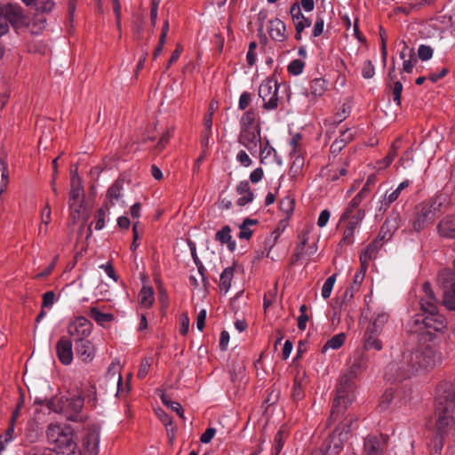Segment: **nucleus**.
Wrapping results in <instances>:
<instances>
[{"mask_svg":"<svg viewBox=\"0 0 455 455\" xmlns=\"http://www.w3.org/2000/svg\"><path fill=\"white\" fill-rule=\"evenodd\" d=\"M328 83L323 78H315L310 82L308 94L316 98L323 96L327 91Z\"/></svg>","mask_w":455,"mask_h":455,"instance_id":"7c9ffc66","label":"nucleus"},{"mask_svg":"<svg viewBox=\"0 0 455 455\" xmlns=\"http://www.w3.org/2000/svg\"><path fill=\"white\" fill-rule=\"evenodd\" d=\"M100 431L90 429L82 442L81 455H98Z\"/></svg>","mask_w":455,"mask_h":455,"instance_id":"ddd939ff","label":"nucleus"},{"mask_svg":"<svg viewBox=\"0 0 455 455\" xmlns=\"http://www.w3.org/2000/svg\"><path fill=\"white\" fill-rule=\"evenodd\" d=\"M409 185H410V181L407 180L401 182L394 191H392L390 194L387 195V197L389 198V203L395 202L398 199V197L401 194V191L403 190L404 188H408Z\"/></svg>","mask_w":455,"mask_h":455,"instance_id":"13d9d810","label":"nucleus"},{"mask_svg":"<svg viewBox=\"0 0 455 455\" xmlns=\"http://www.w3.org/2000/svg\"><path fill=\"white\" fill-rule=\"evenodd\" d=\"M46 436L49 443L59 449L71 451L76 447L74 430L69 425L51 423L47 427Z\"/></svg>","mask_w":455,"mask_h":455,"instance_id":"423d86ee","label":"nucleus"},{"mask_svg":"<svg viewBox=\"0 0 455 455\" xmlns=\"http://www.w3.org/2000/svg\"><path fill=\"white\" fill-rule=\"evenodd\" d=\"M442 203H437L436 200H428L421 203L417 208L416 218L413 220V228L415 231L419 232L430 224L437 212L440 211Z\"/></svg>","mask_w":455,"mask_h":455,"instance_id":"0eeeda50","label":"nucleus"},{"mask_svg":"<svg viewBox=\"0 0 455 455\" xmlns=\"http://www.w3.org/2000/svg\"><path fill=\"white\" fill-rule=\"evenodd\" d=\"M259 148L260 149V163L264 164L265 159L270 156L272 154L276 155L275 149L270 145V142L267 139L265 138L264 141H261V144L259 145Z\"/></svg>","mask_w":455,"mask_h":455,"instance_id":"79ce46f5","label":"nucleus"},{"mask_svg":"<svg viewBox=\"0 0 455 455\" xmlns=\"http://www.w3.org/2000/svg\"><path fill=\"white\" fill-rule=\"evenodd\" d=\"M291 157L292 159V164L290 167L289 172L292 176H296L301 172L304 166V157L300 151H291Z\"/></svg>","mask_w":455,"mask_h":455,"instance_id":"72a5a7b5","label":"nucleus"},{"mask_svg":"<svg viewBox=\"0 0 455 455\" xmlns=\"http://www.w3.org/2000/svg\"><path fill=\"white\" fill-rule=\"evenodd\" d=\"M70 187L68 204L71 209H74L77 213H79L84 197V186L81 178L76 175L75 177H71Z\"/></svg>","mask_w":455,"mask_h":455,"instance_id":"f8f14e48","label":"nucleus"},{"mask_svg":"<svg viewBox=\"0 0 455 455\" xmlns=\"http://www.w3.org/2000/svg\"><path fill=\"white\" fill-rule=\"evenodd\" d=\"M123 184H124V180L122 179H117L108 189V192H107V198L109 200V202H108L110 205V207L112 205L115 204V200H119L122 196V190H123Z\"/></svg>","mask_w":455,"mask_h":455,"instance_id":"c756f323","label":"nucleus"},{"mask_svg":"<svg viewBox=\"0 0 455 455\" xmlns=\"http://www.w3.org/2000/svg\"><path fill=\"white\" fill-rule=\"evenodd\" d=\"M24 403H25V395H24L23 392H20V397L18 399V402H17V404H16V408L12 411V416H11V419L12 421H17L18 418L20 415L21 409L24 406Z\"/></svg>","mask_w":455,"mask_h":455,"instance_id":"052dcab7","label":"nucleus"},{"mask_svg":"<svg viewBox=\"0 0 455 455\" xmlns=\"http://www.w3.org/2000/svg\"><path fill=\"white\" fill-rule=\"evenodd\" d=\"M8 185V168L6 163L0 159V195L6 189Z\"/></svg>","mask_w":455,"mask_h":455,"instance_id":"a18cd8bd","label":"nucleus"},{"mask_svg":"<svg viewBox=\"0 0 455 455\" xmlns=\"http://www.w3.org/2000/svg\"><path fill=\"white\" fill-rule=\"evenodd\" d=\"M258 94L262 99L263 109L271 111L277 108L279 101L277 81L264 80L259 87Z\"/></svg>","mask_w":455,"mask_h":455,"instance_id":"6e6552de","label":"nucleus"},{"mask_svg":"<svg viewBox=\"0 0 455 455\" xmlns=\"http://www.w3.org/2000/svg\"><path fill=\"white\" fill-rule=\"evenodd\" d=\"M84 398L81 395H55L49 402L51 411L62 414L69 421H82L81 415Z\"/></svg>","mask_w":455,"mask_h":455,"instance_id":"20e7f679","label":"nucleus"},{"mask_svg":"<svg viewBox=\"0 0 455 455\" xmlns=\"http://www.w3.org/2000/svg\"><path fill=\"white\" fill-rule=\"evenodd\" d=\"M236 192L242 196L236 201L237 205L244 206L253 201L254 194L251 190L249 182L247 180L239 182L236 187Z\"/></svg>","mask_w":455,"mask_h":455,"instance_id":"393cba45","label":"nucleus"},{"mask_svg":"<svg viewBox=\"0 0 455 455\" xmlns=\"http://www.w3.org/2000/svg\"><path fill=\"white\" fill-rule=\"evenodd\" d=\"M150 367H151V359L148 358V357L143 358L140 364L137 377L140 379H143L148 375Z\"/></svg>","mask_w":455,"mask_h":455,"instance_id":"864d4df0","label":"nucleus"},{"mask_svg":"<svg viewBox=\"0 0 455 455\" xmlns=\"http://www.w3.org/2000/svg\"><path fill=\"white\" fill-rule=\"evenodd\" d=\"M59 360L65 365L71 363L73 360L72 342L65 337H61L56 345Z\"/></svg>","mask_w":455,"mask_h":455,"instance_id":"a211bd4d","label":"nucleus"},{"mask_svg":"<svg viewBox=\"0 0 455 455\" xmlns=\"http://www.w3.org/2000/svg\"><path fill=\"white\" fill-rule=\"evenodd\" d=\"M231 228L228 225L224 226L215 234V239L220 243H226L230 251H234L236 248V243L231 235Z\"/></svg>","mask_w":455,"mask_h":455,"instance_id":"cd10ccee","label":"nucleus"},{"mask_svg":"<svg viewBox=\"0 0 455 455\" xmlns=\"http://www.w3.org/2000/svg\"><path fill=\"white\" fill-rule=\"evenodd\" d=\"M433 49L429 45L420 44L418 49V56L422 61L428 60L433 56Z\"/></svg>","mask_w":455,"mask_h":455,"instance_id":"5fc2aeb1","label":"nucleus"},{"mask_svg":"<svg viewBox=\"0 0 455 455\" xmlns=\"http://www.w3.org/2000/svg\"><path fill=\"white\" fill-rule=\"evenodd\" d=\"M400 139L394 141L389 148V151L387 155V156L382 160V163L384 164L383 167H387L390 165V164L393 162L395 157L396 156L399 146L397 143L399 142Z\"/></svg>","mask_w":455,"mask_h":455,"instance_id":"603ef678","label":"nucleus"},{"mask_svg":"<svg viewBox=\"0 0 455 455\" xmlns=\"http://www.w3.org/2000/svg\"><path fill=\"white\" fill-rule=\"evenodd\" d=\"M25 441L28 443H36L41 436V432L34 423H29L25 429Z\"/></svg>","mask_w":455,"mask_h":455,"instance_id":"ea45409f","label":"nucleus"},{"mask_svg":"<svg viewBox=\"0 0 455 455\" xmlns=\"http://www.w3.org/2000/svg\"><path fill=\"white\" fill-rule=\"evenodd\" d=\"M381 337L382 336L372 332V331L365 329L363 336V348L367 351L372 349L376 351H380L383 348V341Z\"/></svg>","mask_w":455,"mask_h":455,"instance_id":"4be33fe9","label":"nucleus"},{"mask_svg":"<svg viewBox=\"0 0 455 455\" xmlns=\"http://www.w3.org/2000/svg\"><path fill=\"white\" fill-rule=\"evenodd\" d=\"M154 294L151 286H143L139 293L140 303L146 307H150L155 300Z\"/></svg>","mask_w":455,"mask_h":455,"instance_id":"f704fd0d","label":"nucleus"},{"mask_svg":"<svg viewBox=\"0 0 455 455\" xmlns=\"http://www.w3.org/2000/svg\"><path fill=\"white\" fill-rule=\"evenodd\" d=\"M33 6L38 12L49 13L53 10L55 3L53 0H36Z\"/></svg>","mask_w":455,"mask_h":455,"instance_id":"37998d69","label":"nucleus"},{"mask_svg":"<svg viewBox=\"0 0 455 455\" xmlns=\"http://www.w3.org/2000/svg\"><path fill=\"white\" fill-rule=\"evenodd\" d=\"M89 316L103 328L107 326V323H111L115 319L113 314L102 313L96 307H92L90 308Z\"/></svg>","mask_w":455,"mask_h":455,"instance_id":"c85d7f7f","label":"nucleus"},{"mask_svg":"<svg viewBox=\"0 0 455 455\" xmlns=\"http://www.w3.org/2000/svg\"><path fill=\"white\" fill-rule=\"evenodd\" d=\"M384 241L380 239L379 236L376 239L368 244V246L361 252V254L368 257V259H374L379 251V250L382 247Z\"/></svg>","mask_w":455,"mask_h":455,"instance_id":"e433bc0d","label":"nucleus"},{"mask_svg":"<svg viewBox=\"0 0 455 455\" xmlns=\"http://www.w3.org/2000/svg\"><path fill=\"white\" fill-rule=\"evenodd\" d=\"M55 297V293L52 291H49L44 293L42 307H51L54 303Z\"/></svg>","mask_w":455,"mask_h":455,"instance_id":"69168bd1","label":"nucleus"},{"mask_svg":"<svg viewBox=\"0 0 455 455\" xmlns=\"http://www.w3.org/2000/svg\"><path fill=\"white\" fill-rule=\"evenodd\" d=\"M157 416L164 425L167 432V435L170 436V431H176L177 427L173 424L172 418L163 410H159Z\"/></svg>","mask_w":455,"mask_h":455,"instance_id":"c03bdc74","label":"nucleus"},{"mask_svg":"<svg viewBox=\"0 0 455 455\" xmlns=\"http://www.w3.org/2000/svg\"><path fill=\"white\" fill-rule=\"evenodd\" d=\"M384 443L379 436L368 435L364 438L362 455H382Z\"/></svg>","mask_w":455,"mask_h":455,"instance_id":"f3484780","label":"nucleus"},{"mask_svg":"<svg viewBox=\"0 0 455 455\" xmlns=\"http://www.w3.org/2000/svg\"><path fill=\"white\" fill-rule=\"evenodd\" d=\"M400 221V214L396 212H392L381 226L378 236L384 242L389 240L399 228Z\"/></svg>","mask_w":455,"mask_h":455,"instance_id":"4468645a","label":"nucleus"},{"mask_svg":"<svg viewBox=\"0 0 455 455\" xmlns=\"http://www.w3.org/2000/svg\"><path fill=\"white\" fill-rule=\"evenodd\" d=\"M348 164L345 162L342 166L334 167L333 165L329 168L324 176L328 181H338L341 177H345L347 174Z\"/></svg>","mask_w":455,"mask_h":455,"instance_id":"2f4dec72","label":"nucleus"},{"mask_svg":"<svg viewBox=\"0 0 455 455\" xmlns=\"http://www.w3.org/2000/svg\"><path fill=\"white\" fill-rule=\"evenodd\" d=\"M417 59L414 54V49L411 48L410 50V59L404 60L403 63V71L405 73H411L413 70V66L415 63H417Z\"/></svg>","mask_w":455,"mask_h":455,"instance_id":"6e6d98bb","label":"nucleus"},{"mask_svg":"<svg viewBox=\"0 0 455 455\" xmlns=\"http://www.w3.org/2000/svg\"><path fill=\"white\" fill-rule=\"evenodd\" d=\"M336 277H337V274H333L325 280V282L322 287V291H321L322 297L323 299H326L331 296L332 288H333L335 281H336Z\"/></svg>","mask_w":455,"mask_h":455,"instance_id":"09e8293b","label":"nucleus"},{"mask_svg":"<svg viewBox=\"0 0 455 455\" xmlns=\"http://www.w3.org/2000/svg\"><path fill=\"white\" fill-rule=\"evenodd\" d=\"M240 130H249L260 127L259 118L255 109L246 110L240 118Z\"/></svg>","mask_w":455,"mask_h":455,"instance_id":"5701e85b","label":"nucleus"},{"mask_svg":"<svg viewBox=\"0 0 455 455\" xmlns=\"http://www.w3.org/2000/svg\"><path fill=\"white\" fill-rule=\"evenodd\" d=\"M0 10L7 19V24L12 25L22 24L24 21L23 9L19 4H7L0 5Z\"/></svg>","mask_w":455,"mask_h":455,"instance_id":"2eb2a0df","label":"nucleus"},{"mask_svg":"<svg viewBox=\"0 0 455 455\" xmlns=\"http://www.w3.org/2000/svg\"><path fill=\"white\" fill-rule=\"evenodd\" d=\"M305 378H306V373L304 371L303 372L298 371V373L294 377L291 397L295 402H299L305 397V392H304Z\"/></svg>","mask_w":455,"mask_h":455,"instance_id":"a878e982","label":"nucleus"},{"mask_svg":"<svg viewBox=\"0 0 455 455\" xmlns=\"http://www.w3.org/2000/svg\"><path fill=\"white\" fill-rule=\"evenodd\" d=\"M235 268L234 267H228L224 268L220 276L219 287L220 291L228 292L231 287V281L234 277Z\"/></svg>","mask_w":455,"mask_h":455,"instance_id":"473e14b6","label":"nucleus"},{"mask_svg":"<svg viewBox=\"0 0 455 455\" xmlns=\"http://www.w3.org/2000/svg\"><path fill=\"white\" fill-rule=\"evenodd\" d=\"M290 14L292 21L300 20L304 17L299 3L295 2L291 4L290 8Z\"/></svg>","mask_w":455,"mask_h":455,"instance_id":"bf43d9fd","label":"nucleus"},{"mask_svg":"<svg viewBox=\"0 0 455 455\" xmlns=\"http://www.w3.org/2000/svg\"><path fill=\"white\" fill-rule=\"evenodd\" d=\"M216 434V429L213 427H208L201 435L200 441L203 443H209Z\"/></svg>","mask_w":455,"mask_h":455,"instance_id":"774afa93","label":"nucleus"},{"mask_svg":"<svg viewBox=\"0 0 455 455\" xmlns=\"http://www.w3.org/2000/svg\"><path fill=\"white\" fill-rule=\"evenodd\" d=\"M390 88L393 100L397 106H401V95L403 92V84L400 81L394 82L393 84H387Z\"/></svg>","mask_w":455,"mask_h":455,"instance_id":"de8ad7c7","label":"nucleus"},{"mask_svg":"<svg viewBox=\"0 0 455 455\" xmlns=\"http://www.w3.org/2000/svg\"><path fill=\"white\" fill-rule=\"evenodd\" d=\"M251 101V94L248 92H243L239 98L238 108L241 110H245Z\"/></svg>","mask_w":455,"mask_h":455,"instance_id":"e2e57ef3","label":"nucleus"},{"mask_svg":"<svg viewBox=\"0 0 455 455\" xmlns=\"http://www.w3.org/2000/svg\"><path fill=\"white\" fill-rule=\"evenodd\" d=\"M236 161L243 167H249L251 165L252 161L249 155L244 150H240L236 155Z\"/></svg>","mask_w":455,"mask_h":455,"instance_id":"680f3d73","label":"nucleus"},{"mask_svg":"<svg viewBox=\"0 0 455 455\" xmlns=\"http://www.w3.org/2000/svg\"><path fill=\"white\" fill-rule=\"evenodd\" d=\"M440 235L447 238H455V216L448 215L437 226Z\"/></svg>","mask_w":455,"mask_h":455,"instance_id":"b1692460","label":"nucleus"},{"mask_svg":"<svg viewBox=\"0 0 455 455\" xmlns=\"http://www.w3.org/2000/svg\"><path fill=\"white\" fill-rule=\"evenodd\" d=\"M238 142L252 156H255L258 153L259 145L261 144V127L240 130Z\"/></svg>","mask_w":455,"mask_h":455,"instance_id":"1a4fd4ad","label":"nucleus"},{"mask_svg":"<svg viewBox=\"0 0 455 455\" xmlns=\"http://www.w3.org/2000/svg\"><path fill=\"white\" fill-rule=\"evenodd\" d=\"M440 360V353L431 345L420 347L413 351L405 350L387 365L386 376L389 380L403 381L419 371L433 369Z\"/></svg>","mask_w":455,"mask_h":455,"instance_id":"f257e3e1","label":"nucleus"},{"mask_svg":"<svg viewBox=\"0 0 455 455\" xmlns=\"http://www.w3.org/2000/svg\"><path fill=\"white\" fill-rule=\"evenodd\" d=\"M92 323L84 316H78L72 321L68 327V332L72 337L74 342L80 339H88L92 331Z\"/></svg>","mask_w":455,"mask_h":455,"instance_id":"9d476101","label":"nucleus"},{"mask_svg":"<svg viewBox=\"0 0 455 455\" xmlns=\"http://www.w3.org/2000/svg\"><path fill=\"white\" fill-rule=\"evenodd\" d=\"M435 430L441 447L445 437L455 432V384L442 381L436 387Z\"/></svg>","mask_w":455,"mask_h":455,"instance_id":"7ed1b4c3","label":"nucleus"},{"mask_svg":"<svg viewBox=\"0 0 455 455\" xmlns=\"http://www.w3.org/2000/svg\"><path fill=\"white\" fill-rule=\"evenodd\" d=\"M354 379L343 374L337 385L336 396L333 401L329 421H336L342 416L354 399Z\"/></svg>","mask_w":455,"mask_h":455,"instance_id":"39448f33","label":"nucleus"},{"mask_svg":"<svg viewBox=\"0 0 455 455\" xmlns=\"http://www.w3.org/2000/svg\"><path fill=\"white\" fill-rule=\"evenodd\" d=\"M355 230V228L347 225V227L343 232V236H342L340 242L339 243L338 246L341 248L343 245L352 244L354 243Z\"/></svg>","mask_w":455,"mask_h":455,"instance_id":"8fccbe9b","label":"nucleus"},{"mask_svg":"<svg viewBox=\"0 0 455 455\" xmlns=\"http://www.w3.org/2000/svg\"><path fill=\"white\" fill-rule=\"evenodd\" d=\"M376 182V176L371 174L368 177L363 188L355 196V197L349 202L346 208V216L351 212L352 209H357L361 204L363 198L368 195L371 190V186H373Z\"/></svg>","mask_w":455,"mask_h":455,"instance_id":"aec40b11","label":"nucleus"},{"mask_svg":"<svg viewBox=\"0 0 455 455\" xmlns=\"http://www.w3.org/2000/svg\"><path fill=\"white\" fill-rule=\"evenodd\" d=\"M365 216V211L360 209H352L351 212L346 216V211L342 213L340 217V221L347 220V226L356 228Z\"/></svg>","mask_w":455,"mask_h":455,"instance_id":"bb28decb","label":"nucleus"},{"mask_svg":"<svg viewBox=\"0 0 455 455\" xmlns=\"http://www.w3.org/2000/svg\"><path fill=\"white\" fill-rule=\"evenodd\" d=\"M375 75V68L371 60H367L363 62L362 68V76L365 79L372 78Z\"/></svg>","mask_w":455,"mask_h":455,"instance_id":"4d7b16f0","label":"nucleus"},{"mask_svg":"<svg viewBox=\"0 0 455 455\" xmlns=\"http://www.w3.org/2000/svg\"><path fill=\"white\" fill-rule=\"evenodd\" d=\"M399 397V393L396 389L390 387L387 388L381 396L379 407L382 411L387 410L393 400Z\"/></svg>","mask_w":455,"mask_h":455,"instance_id":"c9c22d12","label":"nucleus"},{"mask_svg":"<svg viewBox=\"0 0 455 455\" xmlns=\"http://www.w3.org/2000/svg\"><path fill=\"white\" fill-rule=\"evenodd\" d=\"M280 209L287 215H291L293 212L295 200L291 196H285L280 201Z\"/></svg>","mask_w":455,"mask_h":455,"instance_id":"3c124183","label":"nucleus"},{"mask_svg":"<svg viewBox=\"0 0 455 455\" xmlns=\"http://www.w3.org/2000/svg\"><path fill=\"white\" fill-rule=\"evenodd\" d=\"M305 65V62L301 60H293L289 63L287 67V71L290 75L299 76L303 72Z\"/></svg>","mask_w":455,"mask_h":455,"instance_id":"49530a36","label":"nucleus"},{"mask_svg":"<svg viewBox=\"0 0 455 455\" xmlns=\"http://www.w3.org/2000/svg\"><path fill=\"white\" fill-rule=\"evenodd\" d=\"M76 355L85 363L92 361L95 355V347L88 339H80L75 342Z\"/></svg>","mask_w":455,"mask_h":455,"instance_id":"dca6fc26","label":"nucleus"},{"mask_svg":"<svg viewBox=\"0 0 455 455\" xmlns=\"http://www.w3.org/2000/svg\"><path fill=\"white\" fill-rule=\"evenodd\" d=\"M285 440L284 430L281 427L275 435L272 455H279Z\"/></svg>","mask_w":455,"mask_h":455,"instance_id":"a19ab883","label":"nucleus"},{"mask_svg":"<svg viewBox=\"0 0 455 455\" xmlns=\"http://www.w3.org/2000/svg\"><path fill=\"white\" fill-rule=\"evenodd\" d=\"M388 320V313L384 311L375 312L366 329L369 331H372V332L377 333L380 336H383Z\"/></svg>","mask_w":455,"mask_h":455,"instance_id":"6ab92c4d","label":"nucleus"},{"mask_svg":"<svg viewBox=\"0 0 455 455\" xmlns=\"http://www.w3.org/2000/svg\"><path fill=\"white\" fill-rule=\"evenodd\" d=\"M424 295L420 298L419 305L422 314L415 315L411 323L416 327L411 331L419 332V335H427L432 340L435 332L442 331L446 328L445 317L438 312V299L435 298L429 282L422 285Z\"/></svg>","mask_w":455,"mask_h":455,"instance_id":"f03ea898","label":"nucleus"},{"mask_svg":"<svg viewBox=\"0 0 455 455\" xmlns=\"http://www.w3.org/2000/svg\"><path fill=\"white\" fill-rule=\"evenodd\" d=\"M323 27H324L323 19L320 16L316 17V20H315V25L313 28V31H312V36L314 37H318L319 36H321L323 32Z\"/></svg>","mask_w":455,"mask_h":455,"instance_id":"0e129e2a","label":"nucleus"},{"mask_svg":"<svg viewBox=\"0 0 455 455\" xmlns=\"http://www.w3.org/2000/svg\"><path fill=\"white\" fill-rule=\"evenodd\" d=\"M269 36L276 42H284L288 38L285 23L278 18L269 20Z\"/></svg>","mask_w":455,"mask_h":455,"instance_id":"412c9836","label":"nucleus"},{"mask_svg":"<svg viewBox=\"0 0 455 455\" xmlns=\"http://www.w3.org/2000/svg\"><path fill=\"white\" fill-rule=\"evenodd\" d=\"M345 140H339V139H337L335 140L331 145V148H330V151L332 155L334 156H337L339 155L341 150L345 148Z\"/></svg>","mask_w":455,"mask_h":455,"instance_id":"338daca9","label":"nucleus"},{"mask_svg":"<svg viewBox=\"0 0 455 455\" xmlns=\"http://www.w3.org/2000/svg\"><path fill=\"white\" fill-rule=\"evenodd\" d=\"M110 205L108 202H105L101 208H100L95 214V229L100 230L105 226V217L107 212L109 211Z\"/></svg>","mask_w":455,"mask_h":455,"instance_id":"58836bf2","label":"nucleus"},{"mask_svg":"<svg viewBox=\"0 0 455 455\" xmlns=\"http://www.w3.org/2000/svg\"><path fill=\"white\" fill-rule=\"evenodd\" d=\"M439 277L443 280V303L448 309L455 311V276L451 272H443Z\"/></svg>","mask_w":455,"mask_h":455,"instance_id":"9b49d317","label":"nucleus"},{"mask_svg":"<svg viewBox=\"0 0 455 455\" xmlns=\"http://www.w3.org/2000/svg\"><path fill=\"white\" fill-rule=\"evenodd\" d=\"M346 340L345 333H339L331 337L322 347V352L324 353L327 349H339L342 347Z\"/></svg>","mask_w":455,"mask_h":455,"instance_id":"4c0bfd02","label":"nucleus"}]
</instances>
